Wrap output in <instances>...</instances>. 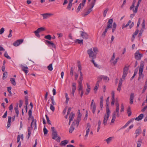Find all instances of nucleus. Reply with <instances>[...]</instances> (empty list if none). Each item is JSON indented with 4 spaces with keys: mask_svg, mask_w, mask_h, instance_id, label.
<instances>
[{
    "mask_svg": "<svg viewBox=\"0 0 147 147\" xmlns=\"http://www.w3.org/2000/svg\"><path fill=\"white\" fill-rule=\"evenodd\" d=\"M93 50L92 48L89 49L87 51V53L90 58L94 59L96 58V55L98 52V51L97 48L96 47L93 48Z\"/></svg>",
    "mask_w": 147,
    "mask_h": 147,
    "instance_id": "1",
    "label": "nucleus"
},
{
    "mask_svg": "<svg viewBox=\"0 0 147 147\" xmlns=\"http://www.w3.org/2000/svg\"><path fill=\"white\" fill-rule=\"evenodd\" d=\"M129 69V65L127 66H125L123 69V75L122 78L120 79L119 85L122 86V81L125 80V78L127 76L128 73V71Z\"/></svg>",
    "mask_w": 147,
    "mask_h": 147,
    "instance_id": "2",
    "label": "nucleus"
},
{
    "mask_svg": "<svg viewBox=\"0 0 147 147\" xmlns=\"http://www.w3.org/2000/svg\"><path fill=\"white\" fill-rule=\"evenodd\" d=\"M52 132V138L54 140H55L58 142H59L61 140L60 136H57V131L55 130V127H51Z\"/></svg>",
    "mask_w": 147,
    "mask_h": 147,
    "instance_id": "3",
    "label": "nucleus"
},
{
    "mask_svg": "<svg viewBox=\"0 0 147 147\" xmlns=\"http://www.w3.org/2000/svg\"><path fill=\"white\" fill-rule=\"evenodd\" d=\"M106 113L107 115H105L103 122V124L105 125H106L107 124V122L111 112L110 111H109L108 112H107V111H106Z\"/></svg>",
    "mask_w": 147,
    "mask_h": 147,
    "instance_id": "4",
    "label": "nucleus"
},
{
    "mask_svg": "<svg viewBox=\"0 0 147 147\" xmlns=\"http://www.w3.org/2000/svg\"><path fill=\"white\" fill-rule=\"evenodd\" d=\"M143 54L142 53H140L139 50L137 51L135 53V58L138 60H140Z\"/></svg>",
    "mask_w": 147,
    "mask_h": 147,
    "instance_id": "5",
    "label": "nucleus"
},
{
    "mask_svg": "<svg viewBox=\"0 0 147 147\" xmlns=\"http://www.w3.org/2000/svg\"><path fill=\"white\" fill-rule=\"evenodd\" d=\"M23 41L24 39H19L15 41L13 43V45L15 47H17L22 43L23 42Z\"/></svg>",
    "mask_w": 147,
    "mask_h": 147,
    "instance_id": "6",
    "label": "nucleus"
},
{
    "mask_svg": "<svg viewBox=\"0 0 147 147\" xmlns=\"http://www.w3.org/2000/svg\"><path fill=\"white\" fill-rule=\"evenodd\" d=\"M81 32V36L85 40L87 39L89 37V35L85 32L80 31Z\"/></svg>",
    "mask_w": 147,
    "mask_h": 147,
    "instance_id": "7",
    "label": "nucleus"
},
{
    "mask_svg": "<svg viewBox=\"0 0 147 147\" xmlns=\"http://www.w3.org/2000/svg\"><path fill=\"white\" fill-rule=\"evenodd\" d=\"M113 22V19H110L107 22V26L106 28L108 29L109 28H112Z\"/></svg>",
    "mask_w": 147,
    "mask_h": 147,
    "instance_id": "8",
    "label": "nucleus"
},
{
    "mask_svg": "<svg viewBox=\"0 0 147 147\" xmlns=\"http://www.w3.org/2000/svg\"><path fill=\"white\" fill-rule=\"evenodd\" d=\"M72 88L71 91V94L74 97V94L76 90V83L74 82L72 83Z\"/></svg>",
    "mask_w": 147,
    "mask_h": 147,
    "instance_id": "9",
    "label": "nucleus"
},
{
    "mask_svg": "<svg viewBox=\"0 0 147 147\" xmlns=\"http://www.w3.org/2000/svg\"><path fill=\"white\" fill-rule=\"evenodd\" d=\"M109 96L107 98L106 100V111H107V112H108L109 111H110L109 106Z\"/></svg>",
    "mask_w": 147,
    "mask_h": 147,
    "instance_id": "10",
    "label": "nucleus"
},
{
    "mask_svg": "<svg viewBox=\"0 0 147 147\" xmlns=\"http://www.w3.org/2000/svg\"><path fill=\"white\" fill-rule=\"evenodd\" d=\"M41 15L43 17L44 19H47L53 15V14L51 13H45L42 14Z\"/></svg>",
    "mask_w": 147,
    "mask_h": 147,
    "instance_id": "11",
    "label": "nucleus"
},
{
    "mask_svg": "<svg viewBox=\"0 0 147 147\" xmlns=\"http://www.w3.org/2000/svg\"><path fill=\"white\" fill-rule=\"evenodd\" d=\"M75 125V122L73 121L69 129V131L70 133H72L73 131L74 130L75 128L74 127V126Z\"/></svg>",
    "mask_w": 147,
    "mask_h": 147,
    "instance_id": "12",
    "label": "nucleus"
},
{
    "mask_svg": "<svg viewBox=\"0 0 147 147\" xmlns=\"http://www.w3.org/2000/svg\"><path fill=\"white\" fill-rule=\"evenodd\" d=\"M31 118L32 119V121L31 124V128L32 129L33 127H32V125L34 123L35 125V128L34 129H35L37 127V126L36 125V120H34V117L33 116L31 117Z\"/></svg>",
    "mask_w": 147,
    "mask_h": 147,
    "instance_id": "13",
    "label": "nucleus"
},
{
    "mask_svg": "<svg viewBox=\"0 0 147 147\" xmlns=\"http://www.w3.org/2000/svg\"><path fill=\"white\" fill-rule=\"evenodd\" d=\"M45 41L47 43V45L50 46H51L52 47L54 48H56L55 45L53 42H51L50 41H49L48 40H46Z\"/></svg>",
    "mask_w": 147,
    "mask_h": 147,
    "instance_id": "14",
    "label": "nucleus"
},
{
    "mask_svg": "<svg viewBox=\"0 0 147 147\" xmlns=\"http://www.w3.org/2000/svg\"><path fill=\"white\" fill-rule=\"evenodd\" d=\"M141 129L140 127H139L137 129L135 133L136 134V137H137L139 135L140 133L141 132Z\"/></svg>",
    "mask_w": 147,
    "mask_h": 147,
    "instance_id": "15",
    "label": "nucleus"
},
{
    "mask_svg": "<svg viewBox=\"0 0 147 147\" xmlns=\"http://www.w3.org/2000/svg\"><path fill=\"white\" fill-rule=\"evenodd\" d=\"M78 90L79 93H80L81 91L83 90V86L82 82H78Z\"/></svg>",
    "mask_w": 147,
    "mask_h": 147,
    "instance_id": "16",
    "label": "nucleus"
},
{
    "mask_svg": "<svg viewBox=\"0 0 147 147\" xmlns=\"http://www.w3.org/2000/svg\"><path fill=\"white\" fill-rule=\"evenodd\" d=\"M90 128V125L89 123H88L87 124V127H86V129H87V128H88V129L86 130V134L85 136L86 137H87V136H88V134H89V132Z\"/></svg>",
    "mask_w": 147,
    "mask_h": 147,
    "instance_id": "17",
    "label": "nucleus"
},
{
    "mask_svg": "<svg viewBox=\"0 0 147 147\" xmlns=\"http://www.w3.org/2000/svg\"><path fill=\"white\" fill-rule=\"evenodd\" d=\"M134 98V93H131L130 96V102L129 103L130 104H132L133 103V100Z\"/></svg>",
    "mask_w": 147,
    "mask_h": 147,
    "instance_id": "18",
    "label": "nucleus"
},
{
    "mask_svg": "<svg viewBox=\"0 0 147 147\" xmlns=\"http://www.w3.org/2000/svg\"><path fill=\"white\" fill-rule=\"evenodd\" d=\"M144 115L143 114H141L138 117H136L135 119V120L138 121L141 120L143 118Z\"/></svg>",
    "mask_w": 147,
    "mask_h": 147,
    "instance_id": "19",
    "label": "nucleus"
},
{
    "mask_svg": "<svg viewBox=\"0 0 147 147\" xmlns=\"http://www.w3.org/2000/svg\"><path fill=\"white\" fill-rule=\"evenodd\" d=\"M8 121L7 122V127L8 128H9L11 125V117L10 116H8Z\"/></svg>",
    "mask_w": 147,
    "mask_h": 147,
    "instance_id": "20",
    "label": "nucleus"
},
{
    "mask_svg": "<svg viewBox=\"0 0 147 147\" xmlns=\"http://www.w3.org/2000/svg\"><path fill=\"white\" fill-rule=\"evenodd\" d=\"M68 143V141L67 140H65L61 141L59 145L61 146H65Z\"/></svg>",
    "mask_w": 147,
    "mask_h": 147,
    "instance_id": "21",
    "label": "nucleus"
},
{
    "mask_svg": "<svg viewBox=\"0 0 147 147\" xmlns=\"http://www.w3.org/2000/svg\"><path fill=\"white\" fill-rule=\"evenodd\" d=\"M116 113L115 112H114L112 115V118L111 121V123H113L114 122V121L116 119L115 117Z\"/></svg>",
    "mask_w": 147,
    "mask_h": 147,
    "instance_id": "22",
    "label": "nucleus"
},
{
    "mask_svg": "<svg viewBox=\"0 0 147 147\" xmlns=\"http://www.w3.org/2000/svg\"><path fill=\"white\" fill-rule=\"evenodd\" d=\"M140 3L138 2L137 5L136 6L135 9H133V11L134 12V13H135L137 12L138 7Z\"/></svg>",
    "mask_w": 147,
    "mask_h": 147,
    "instance_id": "23",
    "label": "nucleus"
},
{
    "mask_svg": "<svg viewBox=\"0 0 147 147\" xmlns=\"http://www.w3.org/2000/svg\"><path fill=\"white\" fill-rule=\"evenodd\" d=\"M75 114L71 112L69 117V120L72 121L73 120L75 117Z\"/></svg>",
    "mask_w": 147,
    "mask_h": 147,
    "instance_id": "24",
    "label": "nucleus"
},
{
    "mask_svg": "<svg viewBox=\"0 0 147 147\" xmlns=\"http://www.w3.org/2000/svg\"><path fill=\"white\" fill-rule=\"evenodd\" d=\"M75 43H78L79 44H81L82 45L83 44V40L82 39L81 40H79L78 39H76L75 41Z\"/></svg>",
    "mask_w": 147,
    "mask_h": 147,
    "instance_id": "25",
    "label": "nucleus"
},
{
    "mask_svg": "<svg viewBox=\"0 0 147 147\" xmlns=\"http://www.w3.org/2000/svg\"><path fill=\"white\" fill-rule=\"evenodd\" d=\"M103 96H101L100 98V107L101 109H102V107H103Z\"/></svg>",
    "mask_w": 147,
    "mask_h": 147,
    "instance_id": "26",
    "label": "nucleus"
},
{
    "mask_svg": "<svg viewBox=\"0 0 147 147\" xmlns=\"http://www.w3.org/2000/svg\"><path fill=\"white\" fill-rule=\"evenodd\" d=\"M102 79V75H100L98 77L97 81L96 83H98L99 84V82H100Z\"/></svg>",
    "mask_w": 147,
    "mask_h": 147,
    "instance_id": "27",
    "label": "nucleus"
},
{
    "mask_svg": "<svg viewBox=\"0 0 147 147\" xmlns=\"http://www.w3.org/2000/svg\"><path fill=\"white\" fill-rule=\"evenodd\" d=\"M108 29L106 28L105 29V30L104 31L103 33H102L101 35V37L102 38H104L106 36V34L107 33V31H108Z\"/></svg>",
    "mask_w": 147,
    "mask_h": 147,
    "instance_id": "28",
    "label": "nucleus"
},
{
    "mask_svg": "<svg viewBox=\"0 0 147 147\" xmlns=\"http://www.w3.org/2000/svg\"><path fill=\"white\" fill-rule=\"evenodd\" d=\"M142 140L141 139H138L137 143V147H140L141 146V144L142 143Z\"/></svg>",
    "mask_w": 147,
    "mask_h": 147,
    "instance_id": "29",
    "label": "nucleus"
},
{
    "mask_svg": "<svg viewBox=\"0 0 147 147\" xmlns=\"http://www.w3.org/2000/svg\"><path fill=\"white\" fill-rule=\"evenodd\" d=\"M142 27L141 30H144L145 27V21L144 19L143 20V22L142 24Z\"/></svg>",
    "mask_w": 147,
    "mask_h": 147,
    "instance_id": "30",
    "label": "nucleus"
},
{
    "mask_svg": "<svg viewBox=\"0 0 147 147\" xmlns=\"http://www.w3.org/2000/svg\"><path fill=\"white\" fill-rule=\"evenodd\" d=\"M91 107L92 108V113L93 114H94L95 112V111L96 110V105L95 103H94L93 105H92V107Z\"/></svg>",
    "mask_w": 147,
    "mask_h": 147,
    "instance_id": "31",
    "label": "nucleus"
},
{
    "mask_svg": "<svg viewBox=\"0 0 147 147\" xmlns=\"http://www.w3.org/2000/svg\"><path fill=\"white\" fill-rule=\"evenodd\" d=\"M7 91L9 93V94L8 95L9 96H11L12 94L11 91V86H9L7 87Z\"/></svg>",
    "mask_w": 147,
    "mask_h": 147,
    "instance_id": "32",
    "label": "nucleus"
},
{
    "mask_svg": "<svg viewBox=\"0 0 147 147\" xmlns=\"http://www.w3.org/2000/svg\"><path fill=\"white\" fill-rule=\"evenodd\" d=\"M18 105H17L16 107L14 108V109L15 110V112L16 115V116L18 117L19 114V111L18 110Z\"/></svg>",
    "mask_w": 147,
    "mask_h": 147,
    "instance_id": "33",
    "label": "nucleus"
},
{
    "mask_svg": "<svg viewBox=\"0 0 147 147\" xmlns=\"http://www.w3.org/2000/svg\"><path fill=\"white\" fill-rule=\"evenodd\" d=\"M45 30V28L43 27H41L38 28L37 29V30L39 32H42Z\"/></svg>",
    "mask_w": 147,
    "mask_h": 147,
    "instance_id": "34",
    "label": "nucleus"
},
{
    "mask_svg": "<svg viewBox=\"0 0 147 147\" xmlns=\"http://www.w3.org/2000/svg\"><path fill=\"white\" fill-rule=\"evenodd\" d=\"M10 81L11 83L13 84V85L15 86L16 84V83L15 81V79L14 78H11Z\"/></svg>",
    "mask_w": 147,
    "mask_h": 147,
    "instance_id": "35",
    "label": "nucleus"
},
{
    "mask_svg": "<svg viewBox=\"0 0 147 147\" xmlns=\"http://www.w3.org/2000/svg\"><path fill=\"white\" fill-rule=\"evenodd\" d=\"M92 11V10H91V9H88L87 11L86 12L85 14L83 16V17H85L89 14Z\"/></svg>",
    "mask_w": 147,
    "mask_h": 147,
    "instance_id": "36",
    "label": "nucleus"
},
{
    "mask_svg": "<svg viewBox=\"0 0 147 147\" xmlns=\"http://www.w3.org/2000/svg\"><path fill=\"white\" fill-rule=\"evenodd\" d=\"M48 69L50 71H51L53 69V68L52 67V64L51 63L50 64L49 66L47 67Z\"/></svg>",
    "mask_w": 147,
    "mask_h": 147,
    "instance_id": "37",
    "label": "nucleus"
},
{
    "mask_svg": "<svg viewBox=\"0 0 147 147\" xmlns=\"http://www.w3.org/2000/svg\"><path fill=\"white\" fill-rule=\"evenodd\" d=\"M45 116L46 118L47 123L51 125V121L49 119V118L48 116H47V115H45Z\"/></svg>",
    "mask_w": 147,
    "mask_h": 147,
    "instance_id": "38",
    "label": "nucleus"
},
{
    "mask_svg": "<svg viewBox=\"0 0 147 147\" xmlns=\"http://www.w3.org/2000/svg\"><path fill=\"white\" fill-rule=\"evenodd\" d=\"M74 69L73 67H71L70 69V75L71 77H72L74 75Z\"/></svg>",
    "mask_w": 147,
    "mask_h": 147,
    "instance_id": "39",
    "label": "nucleus"
},
{
    "mask_svg": "<svg viewBox=\"0 0 147 147\" xmlns=\"http://www.w3.org/2000/svg\"><path fill=\"white\" fill-rule=\"evenodd\" d=\"M136 0H134L133 2L132 3V5L130 7V10L132 9L134 7V5L135 3L136 2Z\"/></svg>",
    "mask_w": 147,
    "mask_h": 147,
    "instance_id": "40",
    "label": "nucleus"
},
{
    "mask_svg": "<svg viewBox=\"0 0 147 147\" xmlns=\"http://www.w3.org/2000/svg\"><path fill=\"white\" fill-rule=\"evenodd\" d=\"M4 56L5 57L8 59H11V58L8 55L7 51H5V52Z\"/></svg>",
    "mask_w": 147,
    "mask_h": 147,
    "instance_id": "41",
    "label": "nucleus"
},
{
    "mask_svg": "<svg viewBox=\"0 0 147 147\" xmlns=\"http://www.w3.org/2000/svg\"><path fill=\"white\" fill-rule=\"evenodd\" d=\"M113 138V137H110L105 140L107 142V144H109L110 141Z\"/></svg>",
    "mask_w": 147,
    "mask_h": 147,
    "instance_id": "42",
    "label": "nucleus"
},
{
    "mask_svg": "<svg viewBox=\"0 0 147 147\" xmlns=\"http://www.w3.org/2000/svg\"><path fill=\"white\" fill-rule=\"evenodd\" d=\"M80 120L79 119H77L76 120H74V121L75 122V124H76L77 125V127H78L79 125L80 121Z\"/></svg>",
    "mask_w": 147,
    "mask_h": 147,
    "instance_id": "43",
    "label": "nucleus"
},
{
    "mask_svg": "<svg viewBox=\"0 0 147 147\" xmlns=\"http://www.w3.org/2000/svg\"><path fill=\"white\" fill-rule=\"evenodd\" d=\"M43 131L45 135L47 134V133L48 132L47 129L46 128L45 126H44V127L43 128Z\"/></svg>",
    "mask_w": 147,
    "mask_h": 147,
    "instance_id": "44",
    "label": "nucleus"
},
{
    "mask_svg": "<svg viewBox=\"0 0 147 147\" xmlns=\"http://www.w3.org/2000/svg\"><path fill=\"white\" fill-rule=\"evenodd\" d=\"M34 32L35 33V35L36 36H37L38 38L40 37V36L39 34V32L37 30H36L35 31H34Z\"/></svg>",
    "mask_w": 147,
    "mask_h": 147,
    "instance_id": "45",
    "label": "nucleus"
},
{
    "mask_svg": "<svg viewBox=\"0 0 147 147\" xmlns=\"http://www.w3.org/2000/svg\"><path fill=\"white\" fill-rule=\"evenodd\" d=\"M87 88L86 89V92H89L90 90V86L88 84H87Z\"/></svg>",
    "mask_w": 147,
    "mask_h": 147,
    "instance_id": "46",
    "label": "nucleus"
},
{
    "mask_svg": "<svg viewBox=\"0 0 147 147\" xmlns=\"http://www.w3.org/2000/svg\"><path fill=\"white\" fill-rule=\"evenodd\" d=\"M23 67L24 68L22 69L23 71L25 72L26 74L28 72V70L25 69H27L28 68L27 67H25L24 66Z\"/></svg>",
    "mask_w": 147,
    "mask_h": 147,
    "instance_id": "47",
    "label": "nucleus"
},
{
    "mask_svg": "<svg viewBox=\"0 0 147 147\" xmlns=\"http://www.w3.org/2000/svg\"><path fill=\"white\" fill-rule=\"evenodd\" d=\"M45 38L49 40H51L52 38L51 36L50 35H47L45 36Z\"/></svg>",
    "mask_w": 147,
    "mask_h": 147,
    "instance_id": "48",
    "label": "nucleus"
},
{
    "mask_svg": "<svg viewBox=\"0 0 147 147\" xmlns=\"http://www.w3.org/2000/svg\"><path fill=\"white\" fill-rule=\"evenodd\" d=\"M7 71H5L4 72V73L3 74V78H2L3 80H4L6 78L5 77V75H6V78H7Z\"/></svg>",
    "mask_w": 147,
    "mask_h": 147,
    "instance_id": "49",
    "label": "nucleus"
},
{
    "mask_svg": "<svg viewBox=\"0 0 147 147\" xmlns=\"http://www.w3.org/2000/svg\"><path fill=\"white\" fill-rule=\"evenodd\" d=\"M32 109H30L29 111L28 112V115L29 116V118H31V117L32 116Z\"/></svg>",
    "mask_w": 147,
    "mask_h": 147,
    "instance_id": "50",
    "label": "nucleus"
},
{
    "mask_svg": "<svg viewBox=\"0 0 147 147\" xmlns=\"http://www.w3.org/2000/svg\"><path fill=\"white\" fill-rule=\"evenodd\" d=\"M25 106H27L28 105V98L26 96L25 97Z\"/></svg>",
    "mask_w": 147,
    "mask_h": 147,
    "instance_id": "51",
    "label": "nucleus"
},
{
    "mask_svg": "<svg viewBox=\"0 0 147 147\" xmlns=\"http://www.w3.org/2000/svg\"><path fill=\"white\" fill-rule=\"evenodd\" d=\"M99 86V84H98V83H96V86L94 87V90H97Z\"/></svg>",
    "mask_w": 147,
    "mask_h": 147,
    "instance_id": "52",
    "label": "nucleus"
},
{
    "mask_svg": "<svg viewBox=\"0 0 147 147\" xmlns=\"http://www.w3.org/2000/svg\"><path fill=\"white\" fill-rule=\"evenodd\" d=\"M51 99L52 101V104L53 105H56V103L54 101L53 96H51Z\"/></svg>",
    "mask_w": 147,
    "mask_h": 147,
    "instance_id": "53",
    "label": "nucleus"
},
{
    "mask_svg": "<svg viewBox=\"0 0 147 147\" xmlns=\"http://www.w3.org/2000/svg\"><path fill=\"white\" fill-rule=\"evenodd\" d=\"M53 105L52 104L50 105V109L53 112L55 111V108Z\"/></svg>",
    "mask_w": 147,
    "mask_h": 147,
    "instance_id": "54",
    "label": "nucleus"
},
{
    "mask_svg": "<svg viewBox=\"0 0 147 147\" xmlns=\"http://www.w3.org/2000/svg\"><path fill=\"white\" fill-rule=\"evenodd\" d=\"M144 62L143 61H141L140 64V68H144Z\"/></svg>",
    "mask_w": 147,
    "mask_h": 147,
    "instance_id": "55",
    "label": "nucleus"
},
{
    "mask_svg": "<svg viewBox=\"0 0 147 147\" xmlns=\"http://www.w3.org/2000/svg\"><path fill=\"white\" fill-rule=\"evenodd\" d=\"M139 77L138 78V80H139L141 78H143L144 77V75L142 74H139Z\"/></svg>",
    "mask_w": 147,
    "mask_h": 147,
    "instance_id": "56",
    "label": "nucleus"
},
{
    "mask_svg": "<svg viewBox=\"0 0 147 147\" xmlns=\"http://www.w3.org/2000/svg\"><path fill=\"white\" fill-rule=\"evenodd\" d=\"M72 4L71 3H69L68 6L67 7V8L68 9L70 10L72 6Z\"/></svg>",
    "mask_w": 147,
    "mask_h": 147,
    "instance_id": "57",
    "label": "nucleus"
},
{
    "mask_svg": "<svg viewBox=\"0 0 147 147\" xmlns=\"http://www.w3.org/2000/svg\"><path fill=\"white\" fill-rule=\"evenodd\" d=\"M115 57V54L114 53H113V55L111 57V59L110 60V62H111L114 59Z\"/></svg>",
    "mask_w": 147,
    "mask_h": 147,
    "instance_id": "58",
    "label": "nucleus"
},
{
    "mask_svg": "<svg viewBox=\"0 0 147 147\" xmlns=\"http://www.w3.org/2000/svg\"><path fill=\"white\" fill-rule=\"evenodd\" d=\"M108 10L109 9L108 8H107L103 12V16L104 17H105L106 16L107 13L108 11Z\"/></svg>",
    "mask_w": 147,
    "mask_h": 147,
    "instance_id": "59",
    "label": "nucleus"
},
{
    "mask_svg": "<svg viewBox=\"0 0 147 147\" xmlns=\"http://www.w3.org/2000/svg\"><path fill=\"white\" fill-rule=\"evenodd\" d=\"M129 125V121H127V123H126V124L124 125L122 127H121L120 129H124L126 127H127L128 125Z\"/></svg>",
    "mask_w": 147,
    "mask_h": 147,
    "instance_id": "60",
    "label": "nucleus"
},
{
    "mask_svg": "<svg viewBox=\"0 0 147 147\" xmlns=\"http://www.w3.org/2000/svg\"><path fill=\"white\" fill-rule=\"evenodd\" d=\"M102 79L105 80H108L109 81V78L106 76H102Z\"/></svg>",
    "mask_w": 147,
    "mask_h": 147,
    "instance_id": "61",
    "label": "nucleus"
},
{
    "mask_svg": "<svg viewBox=\"0 0 147 147\" xmlns=\"http://www.w3.org/2000/svg\"><path fill=\"white\" fill-rule=\"evenodd\" d=\"M119 59V58L118 57L116 58L115 60L113 62V63L114 65H115L116 64Z\"/></svg>",
    "mask_w": 147,
    "mask_h": 147,
    "instance_id": "62",
    "label": "nucleus"
},
{
    "mask_svg": "<svg viewBox=\"0 0 147 147\" xmlns=\"http://www.w3.org/2000/svg\"><path fill=\"white\" fill-rule=\"evenodd\" d=\"M83 80V76H80L79 78L78 81V82H82Z\"/></svg>",
    "mask_w": 147,
    "mask_h": 147,
    "instance_id": "63",
    "label": "nucleus"
},
{
    "mask_svg": "<svg viewBox=\"0 0 147 147\" xmlns=\"http://www.w3.org/2000/svg\"><path fill=\"white\" fill-rule=\"evenodd\" d=\"M91 62L94 64L95 67H97V65L95 62L94 59H92Z\"/></svg>",
    "mask_w": 147,
    "mask_h": 147,
    "instance_id": "64",
    "label": "nucleus"
}]
</instances>
